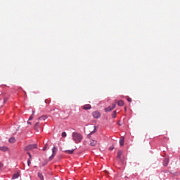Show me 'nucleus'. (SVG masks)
Returning <instances> with one entry per match:
<instances>
[{"instance_id":"obj_1","label":"nucleus","mask_w":180,"mask_h":180,"mask_svg":"<svg viewBox=\"0 0 180 180\" xmlns=\"http://www.w3.org/2000/svg\"><path fill=\"white\" fill-rule=\"evenodd\" d=\"M72 140L78 144V143H81L82 141V135L77 132H73L72 134Z\"/></svg>"},{"instance_id":"obj_2","label":"nucleus","mask_w":180,"mask_h":180,"mask_svg":"<svg viewBox=\"0 0 180 180\" xmlns=\"http://www.w3.org/2000/svg\"><path fill=\"white\" fill-rule=\"evenodd\" d=\"M34 148H37V144H31L25 147V151H30L31 150H34Z\"/></svg>"},{"instance_id":"obj_3","label":"nucleus","mask_w":180,"mask_h":180,"mask_svg":"<svg viewBox=\"0 0 180 180\" xmlns=\"http://www.w3.org/2000/svg\"><path fill=\"white\" fill-rule=\"evenodd\" d=\"M115 108H116V104H112V106H108V108H105V112H112Z\"/></svg>"},{"instance_id":"obj_4","label":"nucleus","mask_w":180,"mask_h":180,"mask_svg":"<svg viewBox=\"0 0 180 180\" xmlns=\"http://www.w3.org/2000/svg\"><path fill=\"white\" fill-rule=\"evenodd\" d=\"M92 116L94 117V119H99V117H101V112L98 111H94L92 113Z\"/></svg>"},{"instance_id":"obj_5","label":"nucleus","mask_w":180,"mask_h":180,"mask_svg":"<svg viewBox=\"0 0 180 180\" xmlns=\"http://www.w3.org/2000/svg\"><path fill=\"white\" fill-rule=\"evenodd\" d=\"M122 154H123L122 150H119L118 153H117V159L118 161L121 160Z\"/></svg>"},{"instance_id":"obj_6","label":"nucleus","mask_w":180,"mask_h":180,"mask_svg":"<svg viewBox=\"0 0 180 180\" xmlns=\"http://www.w3.org/2000/svg\"><path fill=\"white\" fill-rule=\"evenodd\" d=\"M169 163V159L166 158L163 161V165L164 167H167L168 164Z\"/></svg>"},{"instance_id":"obj_7","label":"nucleus","mask_w":180,"mask_h":180,"mask_svg":"<svg viewBox=\"0 0 180 180\" xmlns=\"http://www.w3.org/2000/svg\"><path fill=\"white\" fill-rule=\"evenodd\" d=\"M37 176H38V178H39V179L44 180V176L43 175V173L38 172Z\"/></svg>"},{"instance_id":"obj_8","label":"nucleus","mask_w":180,"mask_h":180,"mask_svg":"<svg viewBox=\"0 0 180 180\" xmlns=\"http://www.w3.org/2000/svg\"><path fill=\"white\" fill-rule=\"evenodd\" d=\"M91 105L89 104H86L83 106V109H84V110H89V109H91Z\"/></svg>"},{"instance_id":"obj_9","label":"nucleus","mask_w":180,"mask_h":180,"mask_svg":"<svg viewBox=\"0 0 180 180\" xmlns=\"http://www.w3.org/2000/svg\"><path fill=\"white\" fill-rule=\"evenodd\" d=\"M19 176H20V174H19V172H17L15 174H13L12 179H18Z\"/></svg>"},{"instance_id":"obj_10","label":"nucleus","mask_w":180,"mask_h":180,"mask_svg":"<svg viewBox=\"0 0 180 180\" xmlns=\"http://www.w3.org/2000/svg\"><path fill=\"white\" fill-rule=\"evenodd\" d=\"M96 141L95 140H91L90 141V146H91V147H95L96 146Z\"/></svg>"},{"instance_id":"obj_11","label":"nucleus","mask_w":180,"mask_h":180,"mask_svg":"<svg viewBox=\"0 0 180 180\" xmlns=\"http://www.w3.org/2000/svg\"><path fill=\"white\" fill-rule=\"evenodd\" d=\"M39 122H37V123L34 124V130H36L37 131H39Z\"/></svg>"},{"instance_id":"obj_12","label":"nucleus","mask_w":180,"mask_h":180,"mask_svg":"<svg viewBox=\"0 0 180 180\" xmlns=\"http://www.w3.org/2000/svg\"><path fill=\"white\" fill-rule=\"evenodd\" d=\"M57 151H58V149H57V148L56 146H54L52 149L53 154H54L56 155V154H57Z\"/></svg>"},{"instance_id":"obj_13","label":"nucleus","mask_w":180,"mask_h":180,"mask_svg":"<svg viewBox=\"0 0 180 180\" xmlns=\"http://www.w3.org/2000/svg\"><path fill=\"white\" fill-rule=\"evenodd\" d=\"M8 147H5V146L0 147L1 151L5 152V151H8Z\"/></svg>"},{"instance_id":"obj_14","label":"nucleus","mask_w":180,"mask_h":180,"mask_svg":"<svg viewBox=\"0 0 180 180\" xmlns=\"http://www.w3.org/2000/svg\"><path fill=\"white\" fill-rule=\"evenodd\" d=\"M65 153H66V154H74V149L65 150Z\"/></svg>"},{"instance_id":"obj_15","label":"nucleus","mask_w":180,"mask_h":180,"mask_svg":"<svg viewBox=\"0 0 180 180\" xmlns=\"http://www.w3.org/2000/svg\"><path fill=\"white\" fill-rule=\"evenodd\" d=\"M118 106H123L124 105V102L122 100L119 101L117 103Z\"/></svg>"},{"instance_id":"obj_16","label":"nucleus","mask_w":180,"mask_h":180,"mask_svg":"<svg viewBox=\"0 0 180 180\" xmlns=\"http://www.w3.org/2000/svg\"><path fill=\"white\" fill-rule=\"evenodd\" d=\"M47 119V117L45 115H42L38 118V120H46Z\"/></svg>"},{"instance_id":"obj_17","label":"nucleus","mask_w":180,"mask_h":180,"mask_svg":"<svg viewBox=\"0 0 180 180\" xmlns=\"http://www.w3.org/2000/svg\"><path fill=\"white\" fill-rule=\"evenodd\" d=\"M120 145L121 146H124V138H122V139H120Z\"/></svg>"},{"instance_id":"obj_18","label":"nucleus","mask_w":180,"mask_h":180,"mask_svg":"<svg viewBox=\"0 0 180 180\" xmlns=\"http://www.w3.org/2000/svg\"><path fill=\"white\" fill-rule=\"evenodd\" d=\"M9 143H15V141H16V139H15V138L12 137L10 138L8 140Z\"/></svg>"},{"instance_id":"obj_19","label":"nucleus","mask_w":180,"mask_h":180,"mask_svg":"<svg viewBox=\"0 0 180 180\" xmlns=\"http://www.w3.org/2000/svg\"><path fill=\"white\" fill-rule=\"evenodd\" d=\"M47 147H49V145L47 143H46L43 148V151H46V150H47Z\"/></svg>"},{"instance_id":"obj_20","label":"nucleus","mask_w":180,"mask_h":180,"mask_svg":"<svg viewBox=\"0 0 180 180\" xmlns=\"http://www.w3.org/2000/svg\"><path fill=\"white\" fill-rule=\"evenodd\" d=\"M112 117L113 119H115V117H116V111H114V112H112Z\"/></svg>"},{"instance_id":"obj_21","label":"nucleus","mask_w":180,"mask_h":180,"mask_svg":"<svg viewBox=\"0 0 180 180\" xmlns=\"http://www.w3.org/2000/svg\"><path fill=\"white\" fill-rule=\"evenodd\" d=\"M55 155V154H52L51 156L49 158V161H51V160L54 158Z\"/></svg>"},{"instance_id":"obj_22","label":"nucleus","mask_w":180,"mask_h":180,"mask_svg":"<svg viewBox=\"0 0 180 180\" xmlns=\"http://www.w3.org/2000/svg\"><path fill=\"white\" fill-rule=\"evenodd\" d=\"M62 137H67V133L63 132L62 133Z\"/></svg>"},{"instance_id":"obj_23","label":"nucleus","mask_w":180,"mask_h":180,"mask_svg":"<svg viewBox=\"0 0 180 180\" xmlns=\"http://www.w3.org/2000/svg\"><path fill=\"white\" fill-rule=\"evenodd\" d=\"M30 164H32V162L30 161V159L27 160V165L30 166Z\"/></svg>"},{"instance_id":"obj_24","label":"nucleus","mask_w":180,"mask_h":180,"mask_svg":"<svg viewBox=\"0 0 180 180\" xmlns=\"http://www.w3.org/2000/svg\"><path fill=\"white\" fill-rule=\"evenodd\" d=\"M27 154H28V155H29V157H30V160H31L32 159V154H30V153H27Z\"/></svg>"},{"instance_id":"obj_25","label":"nucleus","mask_w":180,"mask_h":180,"mask_svg":"<svg viewBox=\"0 0 180 180\" xmlns=\"http://www.w3.org/2000/svg\"><path fill=\"white\" fill-rule=\"evenodd\" d=\"M114 148H114L113 146H111V147L109 148V150H110V151H112Z\"/></svg>"},{"instance_id":"obj_26","label":"nucleus","mask_w":180,"mask_h":180,"mask_svg":"<svg viewBox=\"0 0 180 180\" xmlns=\"http://www.w3.org/2000/svg\"><path fill=\"white\" fill-rule=\"evenodd\" d=\"M29 120H33V115H31L29 118Z\"/></svg>"},{"instance_id":"obj_27","label":"nucleus","mask_w":180,"mask_h":180,"mask_svg":"<svg viewBox=\"0 0 180 180\" xmlns=\"http://www.w3.org/2000/svg\"><path fill=\"white\" fill-rule=\"evenodd\" d=\"M127 101H128V102H131V98L129 97V98H127Z\"/></svg>"},{"instance_id":"obj_28","label":"nucleus","mask_w":180,"mask_h":180,"mask_svg":"<svg viewBox=\"0 0 180 180\" xmlns=\"http://www.w3.org/2000/svg\"><path fill=\"white\" fill-rule=\"evenodd\" d=\"M2 167H4V164L0 162V169H1V168H2Z\"/></svg>"},{"instance_id":"obj_29","label":"nucleus","mask_w":180,"mask_h":180,"mask_svg":"<svg viewBox=\"0 0 180 180\" xmlns=\"http://www.w3.org/2000/svg\"><path fill=\"white\" fill-rule=\"evenodd\" d=\"M27 124H32V122H27Z\"/></svg>"},{"instance_id":"obj_30","label":"nucleus","mask_w":180,"mask_h":180,"mask_svg":"<svg viewBox=\"0 0 180 180\" xmlns=\"http://www.w3.org/2000/svg\"><path fill=\"white\" fill-rule=\"evenodd\" d=\"M33 115H34V111H32V116H33Z\"/></svg>"},{"instance_id":"obj_31","label":"nucleus","mask_w":180,"mask_h":180,"mask_svg":"<svg viewBox=\"0 0 180 180\" xmlns=\"http://www.w3.org/2000/svg\"><path fill=\"white\" fill-rule=\"evenodd\" d=\"M119 126H122V124H120V123H118Z\"/></svg>"}]
</instances>
